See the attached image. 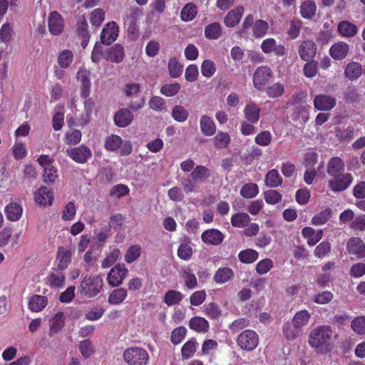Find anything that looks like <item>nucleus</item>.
I'll return each instance as SVG.
<instances>
[{
	"instance_id": "39",
	"label": "nucleus",
	"mask_w": 365,
	"mask_h": 365,
	"mask_svg": "<svg viewBox=\"0 0 365 365\" xmlns=\"http://www.w3.org/2000/svg\"><path fill=\"white\" fill-rule=\"evenodd\" d=\"M222 34V28L217 22L208 24L205 28V36L210 40H217Z\"/></svg>"
},
{
	"instance_id": "56",
	"label": "nucleus",
	"mask_w": 365,
	"mask_h": 365,
	"mask_svg": "<svg viewBox=\"0 0 365 365\" xmlns=\"http://www.w3.org/2000/svg\"><path fill=\"white\" fill-rule=\"evenodd\" d=\"M171 115L177 122L184 123L187 120L189 113L183 106L178 105L173 108Z\"/></svg>"
},
{
	"instance_id": "26",
	"label": "nucleus",
	"mask_w": 365,
	"mask_h": 365,
	"mask_svg": "<svg viewBox=\"0 0 365 365\" xmlns=\"http://www.w3.org/2000/svg\"><path fill=\"white\" fill-rule=\"evenodd\" d=\"M48 304V298L46 296L34 294L29 300V309L31 312H39Z\"/></svg>"
},
{
	"instance_id": "16",
	"label": "nucleus",
	"mask_w": 365,
	"mask_h": 365,
	"mask_svg": "<svg viewBox=\"0 0 365 365\" xmlns=\"http://www.w3.org/2000/svg\"><path fill=\"white\" fill-rule=\"evenodd\" d=\"M261 49L266 54L273 52L277 56H282L286 53L285 47L283 45H277V41L273 38L263 40L261 43Z\"/></svg>"
},
{
	"instance_id": "55",
	"label": "nucleus",
	"mask_w": 365,
	"mask_h": 365,
	"mask_svg": "<svg viewBox=\"0 0 365 365\" xmlns=\"http://www.w3.org/2000/svg\"><path fill=\"white\" fill-rule=\"evenodd\" d=\"M314 231L315 230H302V235L307 239L309 246L315 245L322 237V230H317L316 234Z\"/></svg>"
},
{
	"instance_id": "52",
	"label": "nucleus",
	"mask_w": 365,
	"mask_h": 365,
	"mask_svg": "<svg viewBox=\"0 0 365 365\" xmlns=\"http://www.w3.org/2000/svg\"><path fill=\"white\" fill-rule=\"evenodd\" d=\"M238 258L242 263L250 264L257 259L258 252L252 249H246L240 252Z\"/></svg>"
},
{
	"instance_id": "13",
	"label": "nucleus",
	"mask_w": 365,
	"mask_h": 365,
	"mask_svg": "<svg viewBox=\"0 0 365 365\" xmlns=\"http://www.w3.org/2000/svg\"><path fill=\"white\" fill-rule=\"evenodd\" d=\"M313 104L318 110L328 111L333 109L336 105L334 97L326 94L317 95L314 98Z\"/></svg>"
},
{
	"instance_id": "21",
	"label": "nucleus",
	"mask_w": 365,
	"mask_h": 365,
	"mask_svg": "<svg viewBox=\"0 0 365 365\" xmlns=\"http://www.w3.org/2000/svg\"><path fill=\"white\" fill-rule=\"evenodd\" d=\"M245 9L242 6H238L230 11L224 19V23L227 27H235L237 26L244 14Z\"/></svg>"
},
{
	"instance_id": "7",
	"label": "nucleus",
	"mask_w": 365,
	"mask_h": 365,
	"mask_svg": "<svg viewBox=\"0 0 365 365\" xmlns=\"http://www.w3.org/2000/svg\"><path fill=\"white\" fill-rule=\"evenodd\" d=\"M272 71L271 68L267 66H262L258 67L253 76V85L254 87L261 91L262 88L269 81L272 77Z\"/></svg>"
},
{
	"instance_id": "30",
	"label": "nucleus",
	"mask_w": 365,
	"mask_h": 365,
	"mask_svg": "<svg viewBox=\"0 0 365 365\" xmlns=\"http://www.w3.org/2000/svg\"><path fill=\"white\" fill-rule=\"evenodd\" d=\"M349 49V45L341 41L332 45L329 49V53L334 59L341 60L346 57Z\"/></svg>"
},
{
	"instance_id": "58",
	"label": "nucleus",
	"mask_w": 365,
	"mask_h": 365,
	"mask_svg": "<svg viewBox=\"0 0 365 365\" xmlns=\"http://www.w3.org/2000/svg\"><path fill=\"white\" fill-rule=\"evenodd\" d=\"M181 277L185 282V286L190 289H195L197 286V280L195 275L191 272L190 269H183Z\"/></svg>"
},
{
	"instance_id": "34",
	"label": "nucleus",
	"mask_w": 365,
	"mask_h": 365,
	"mask_svg": "<svg viewBox=\"0 0 365 365\" xmlns=\"http://www.w3.org/2000/svg\"><path fill=\"white\" fill-rule=\"evenodd\" d=\"M317 5L312 0H306L301 4L300 14L306 19H313L317 13Z\"/></svg>"
},
{
	"instance_id": "28",
	"label": "nucleus",
	"mask_w": 365,
	"mask_h": 365,
	"mask_svg": "<svg viewBox=\"0 0 365 365\" xmlns=\"http://www.w3.org/2000/svg\"><path fill=\"white\" fill-rule=\"evenodd\" d=\"M235 276L234 271L228 267H220L215 272L213 279L217 284H222L233 279Z\"/></svg>"
},
{
	"instance_id": "60",
	"label": "nucleus",
	"mask_w": 365,
	"mask_h": 365,
	"mask_svg": "<svg viewBox=\"0 0 365 365\" xmlns=\"http://www.w3.org/2000/svg\"><path fill=\"white\" fill-rule=\"evenodd\" d=\"M141 254V247L138 245H131L127 250L124 259L127 263L135 261Z\"/></svg>"
},
{
	"instance_id": "27",
	"label": "nucleus",
	"mask_w": 365,
	"mask_h": 365,
	"mask_svg": "<svg viewBox=\"0 0 365 365\" xmlns=\"http://www.w3.org/2000/svg\"><path fill=\"white\" fill-rule=\"evenodd\" d=\"M246 120L251 123H257L260 116V108L254 102L247 103L244 109Z\"/></svg>"
},
{
	"instance_id": "46",
	"label": "nucleus",
	"mask_w": 365,
	"mask_h": 365,
	"mask_svg": "<svg viewBox=\"0 0 365 365\" xmlns=\"http://www.w3.org/2000/svg\"><path fill=\"white\" fill-rule=\"evenodd\" d=\"M168 68L170 76L173 78L180 77L183 71V65L175 57L170 58Z\"/></svg>"
},
{
	"instance_id": "54",
	"label": "nucleus",
	"mask_w": 365,
	"mask_h": 365,
	"mask_svg": "<svg viewBox=\"0 0 365 365\" xmlns=\"http://www.w3.org/2000/svg\"><path fill=\"white\" fill-rule=\"evenodd\" d=\"M302 331L296 327L292 322H287L283 326V334L288 340L295 339L301 334Z\"/></svg>"
},
{
	"instance_id": "12",
	"label": "nucleus",
	"mask_w": 365,
	"mask_h": 365,
	"mask_svg": "<svg viewBox=\"0 0 365 365\" xmlns=\"http://www.w3.org/2000/svg\"><path fill=\"white\" fill-rule=\"evenodd\" d=\"M76 77L81 82V96L83 98H87L91 93V71L84 67L80 68Z\"/></svg>"
},
{
	"instance_id": "5",
	"label": "nucleus",
	"mask_w": 365,
	"mask_h": 365,
	"mask_svg": "<svg viewBox=\"0 0 365 365\" xmlns=\"http://www.w3.org/2000/svg\"><path fill=\"white\" fill-rule=\"evenodd\" d=\"M237 344L243 350L253 351L259 344V336L255 331L246 329L238 335Z\"/></svg>"
},
{
	"instance_id": "33",
	"label": "nucleus",
	"mask_w": 365,
	"mask_h": 365,
	"mask_svg": "<svg viewBox=\"0 0 365 365\" xmlns=\"http://www.w3.org/2000/svg\"><path fill=\"white\" fill-rule=\"evenodd\" d=\"M183 298L184 294L181 292L169 289L165 293L163 301L166 305L171 307L179 304Z\"/></svg>"
},
{
	"instance_id": "38",
	"label": "nucleus",
	"mask_w": 365,
	"mask_h": 365,
	"mask_svg": "<svg viewBox=\"0 0 365 365\" xmlns=\"http://www.w3.org/2000/svg\"><path fill=\"white\" fill-rule=\"evenodd\" d=\"M210 170L204 165H197L190 173L192 180L195 182H204L210 178Z\"/></svg>"
},
{
	"instance_id": "6",
	"label": "nucleus",
	"mask_w": 365,
	"mask_h": 365,
	"mask_svg": "<svg viewBox=\"0 0 365 365\" xmlns=\"http://www.w3.org/2000/svg\"><path fill=\"white\" fill-rule=\"evenodd\" d=\"M128 274V270L123 264H118L112 267L107 275L108 284L112 287H117L122 284Z\"/></svg>"
},
{
	"instance_id": "25",
	"label": "nucleus",
	"mask_w": 365,
	"mask_h": 365,
	"mask_svg": "<svg viewBox=\"0 0 365 365\" xmlns=\"http://www.w3.org/2000/svg\"><path fill=\"white\" fill-rule=\"evenodd\" d=\"M189 328L198 333H206L209 331L210 324L208 321L202 317H192L188 324Z\"/></svg>"
},
{
	"instance_id": "3",
	"label": "nucleus",
	"mask_w": 365,
	"mask_h": 365,
	"mask_svg": "<svg viewBox=\"0 0 365 365\" xmlns=\"http://www.w3.org/2000/svg\"><path fill=\"white\" fill-rule=\"evenodd\" d=\"M103 287V279L100 275L85 276L80 285L78 291L80 294L88 298H93L97 296Z\"/></svg>"
},
{
	"instance_id": "9",
	"label": "nucleus",
	"mask_w": 365,
	"mask_h": 365,
	"mask_svg": "<svg viewBox=\"0 0 365 365\" xmlns=\"http://www.w3.org/2000/svg\"><path fill=\"white\" fill-rule=\"evenodd\" d=\"M67 155L76 163L84 164L91 157V149L86 145H81L67 150Z\"/></svg>"
},
{
	"instance_id": "51",
	"label": "nucleus",
	"mask_w": 365,
	"mask_h": 365,
	"mask_svg": "<svg viewBox=\"0 0 365 365\" xmlns=\"http://www.w3.org/2000/svg\"><path fill=\"white\" fill-rule=\"evenodd\" d=\"M332 215V210L329 207H327L322 210L317 215H315L312 219V223L313 225L319 226L324 225L331 218Z\"/></svg>"
},
{
	"instance_id": "53",
	"label": "nucleus",
	"mask_w": 365,
	"mask_h": 365,
	"mask_svg": "<svg viewBox=\"0 0 365 365\" xmlns=\"http://www.w3.org/2000/svg\"><path fill=\"white\" fill-rule=\"evenodd\" d=\"M181 88L179 83H165L160 87V93L166 97H173Z\"/></svg>"
},
{
	"instance_id": "59",
	"label": "nucleus",
	"mask_w": 365,
	"mask_h": 365,
	"mask_svg": "<svg viewBox=\"0 0 365 365\" xmlns=\"http://www.w3.org/2000/svg\"><path fill=\"white\" fill-rule=\"evenodd\" d=\"M79 350L83 358L91 357L95 352L94 346L90 339H85L79 343Z\"/></svg>"
},
{
	"instance_id": "35",
	"label": "nucleus",
	"mask_w": 365,
	"mask_h": 365,
	"mask_svg": "<svg viewBox=\"0 0 365 365\" xmlns=\"http://www.w3.org/2000/svg\"><path fill=\"white\" fill-rule=\"evenodd\" d=\"M127 297L128 291L125 288H116L109 294L108 302L111 305H118L121 304Z\"/></svg>"
},
{
	"instance_id": "43",
	"label": "nucleus",
	"mask_w": 365,
	"mask_h": 365,
	"mask_svg": "<svg viewBox=\"0 0 365 365\" xmlns=\"http://www.w3.org/2000/svg\"><path fill=\"white\" fill-rule=\"evenodd\" d=\"M311 315L307 309H303L297 312L294 314L292 322L296 327H298L301 330L302 327L308 324Z\"/></svg>"
},
{
	"instance_id": "17",
	"label": "nucleus",
	"mask_w": 365,
	"mask_h": 365,
	"mask_svg": "<svg viewBox=\"0 0 365 365\" xmlns=\"http://www.w3.org/2000/svg\"><path fill=\"white\" fill-rule=\"evenodd\" d=\"M258 231L259 230H245V234L249 237L256 236L255 243L257 247H264L269 245L273 232L271 231L258 232Z\"/></svg>"
},
{
	"instance_id": "23",
	"label": "nucleus",
	"mask_w": 365,
	"mask_h": 365,
	"mask_svg": "<svg viewBox=\"0 0 365 365\" xmlns=\"http://www.w3.org/2000/svg\"><path fill=\"white\" fill-rule=\"evenodd\" d=\"M133 119L131 111L127 108L118 110L114 115V123L118 127L125 128L129 125Z\"/></svg>"
},
{
	"instance_id": "48",
	"label": "nucleus",
	"mask_w": 365,
	"mask_h": 365,
	"mask_svg": "<svg viewBox=\"0 0 365 365\" xmlns=\"http://www.w3.org/2000/svg\"><path fill=\"white\" fill-rule=\"evenodd\" d=\"M250 217L245 212H238L233 215L231 217V223L233 227H245L250 223Z\"/></svg>"
},
{
	"instance_id": "29",
	"label": "nucleus",
	"mask_w": 365,
	"mask_h": 365,
	"mask_svg": "<svg viewBox=\"0 0 365 365\" xmlns=\"http://www.w3.org/2000/svg\"><path fill=\"white\" fill-rule=\"evenodd\" d=\"M200 128L205 136H212L216 133V125L213 120L207 115H203L200 119Z\"/></svg>"
},
{
	"instance_id": "50",
	"label": "nucleus",
	"mask_w": 365,
	"mask_h": 365,
	"mask_svg": "<svg viewBox=\"0 0 365 365\" xmlns=\"http://www.w3.org/2000/svg\"><path fill=\"white\" fill-rule=\"evenodd\" d=\"M240 192L244 198L252 199L258 195L259 187L256 183H246L241 187Z\"/></svg>"
},
{
	"instance_id": "40",
	"label": "nucleus",
	"mask_w": 365,
	"mask_h": 365,
	"mask_svg": "<svg viewBox=\"0 0 365 365\" xmlns=\"http://www.w3.org/2000/svg\"><path fill=\"white\" fill-rule=\"evenodd\" d=\"M5 213L8 220L17 221L21 217L22 207L16 202H11L6 206Z\"/></svg>"
},
{
	"instance_id": "8",
	"label": "nucleus",
	"mask_w": 365,
	"mask_h": 365,
	"mask_svg": "<svg viewBox=\"0 0 365 365\" xmlns=\"http://www.w3.org/2000/svg\"><path fill=\"white\" fill-rule=\"evenodd\" d=\"M353 182V176L350 173H342L334 176L328 181V186L334 192H341L346 190Z\"/></svg>"
},
{
	"instance_id": "41",
	"label": "nucleus",
	"mask_w": 365,
	"mask_h": 365,
	"mask_svg": "<svg viewBox=\"0 0 365 365\" xmlns=\"http://www.w3.org/2000/svg\"><path fill=\"white\" fill-rule=\"evenodd\" d=\"M73 59V52L69 49H64L59 53L57 62L60 68H68L72 64Z\"/></svg>"
},
{
	"instance_id": "37",
	"label": "nucleus",
	"mask_w": 365,
	"mask_h": 365,
	"mask_svg": "<svg viewBox=\"0 0 365 365\" xmlns=\"http://www.w3.org/2000/svg\"><path fill=\"white\" fill-rule=\"evenodd\" d=\"M283 179L277 169L269 170L265 175L264 182L269 187H277L282 185Z\"/></svg>"
},
{
	"instance_id": "36",
	"label": "nucleus",
	"mask_w": 365,
	"mask_h": 365,
	"mask_svg": "<svg viewBox=\"0 0 365 365\" xmlns=\"http://www.w3.org/2000/svg\"><path fill=\"white\" fill-rule=\"evenodd\" d=\"M202 312L209 319L215 320L222 316V311L217 303L212 302L203 305Z\"/></svg>"
},
{
	"instance_id": "31",
	"label": "nucleus",
	"mask_w": 365,
	"mask_h": 365,
	"mask_svg": "<svg viewBox=\"0 0 365 365\" xmlns=\"http://www.w3.org/2000/svg\"><path fill=\"white\" fill-rule=\"evenodd\" d=\"M337 30L339 34L344 37H354L358 33V27L354 24L348 21H340Z\"/></svg>"
},
{
	"instance_id": "19",
	"label": "nucleus",
	"mask_w": 365,
	"mask_h": 365,
	"mask_svg": "<svg viewBox=\"0 0 365 365\" xmlns=\"http://www.w3.org/2000/svg\"><path fill=\"white\" fill-rule=\"evenodd\" d=\"M34 200L42 206L51 205L53 201V192L46 187H41L34 192Z\"/></svg>"
},
{
	"instance_id": "63",
	"label": "nucleus",
	"mask_w": 365,
	"mask_h": 365,
	"mask_svg": "<svg viewBox=\"0 0 365 365\" xmlns=\"http://www.w3.org/2000/svg\"><path fill=\"white\" fill-rule=\"evenodd\" d=\"M186 333L185 327L180 326L174 329L170 336L171 342L175 345L180 344L185 339Z\"/></svg>"
},
{
	"instance_id": "10",
	"label": "nucleus",
	"mask_w": 365,
	"mask_h": 365,
	"mask_svg": "<svg viewBox=\"0 0 365 365\" xmlns=\"http://www.w3.org/2000/svg\"><path fill=\"white\" fill-rule=\"evenodd\" d=\"M49 32L53 36H58L64 29V20L61 14L56 11H51L48 18Z\"/></svg>"
},
{
	"instance_id": "44",
	"label": "nucleus",
	"mask_w": 365,
	"mask_h": 365,
	"mask_svg": "<svg viewBox=\"0 0 365 365\" xmlns=\"http://www.w3.org/2000/svg\"><path fill=\"white\" fill-rule=\"evenodd\" d=\"M213 145L217 149L227 148L230 143L231 138L227 133L218 131L212 139Z\"/></svg>"
},
{
	"instance_id": "47",
	"label": "nucleus",
	"mask_w": 365,
	"mask_h": 365,
	"mask_svg": "<svg viewBox=\"0 0 365 365\" xmlns=\"http://www.w3.org/2000/svg\"><path fill=\"white\" fill-rule=\"evenodd\" d=\"M197 6L192 3L186 4L180 11V18L183 21H190L194 19L197 15Z\"/></svg>"
},
{
	"instance_id": "14",
	"label": "nucleus",
	"mask_w": 365,
	"mask_h": 365,
	"mask_svg": "<svg viewBox=\"0 0 365 365\" xmlns=\"http://www.w3.org/2000/svg\"><path fill=\"white\" fill-rule=\"evenodd\" d=\"M46 284L51 288L61 289L64 287L66 276L63 270L53 268L45 279Z\"/></svg>"
},
{
	"instance_id": "4",
	"label": "nucleus",
	"mask_w": 365,
	"mask_h": 365,
	"mask_svg": "<svg viewBox=\"0 0 365 365\" xmlns=\"http://www.w3.org/2000/svg\"><path fill=\"white\" fill-rule=\"evenodd\" d=\"M123 357L128 365H147L149 360L148 351L137 346L127 348L123 351Z\"/></svg>"
},
{
	"instance_id": "15",
	"label": "nucleus",
	"mask_w": 365,
	"mask_h": 365,
	"mask_svg": "<svg viewBox=\"0 0 365 365\" xmlns=\"http://www.w3.org/2000/svg\"><path fill=\"white\" fill-rule=\"evenodd\" d=\"M298 52L302 61H309L316 56L317 45L312 40L304 41L300 43Z\"/></svg>"
},
{
	"instance_id": "57",
	"label": "nucleus",
	"mask_w": 365,
	"mask_h": 365,
	"mask_svg": "<svg viewBox=\"0 0 365 365\" xmlns=\"http://www.w3.org/2000/svg\"><path fill=\"white\" fill-rule=\"evenodd\" d=\"M122 143V139L119 135L113 134L106 139L105 148L109 151H115L120 148Z\"/></svg>"
},
{
	"instance_id": "45",
	"label": "nucleus",
	"mask_w": 365,
	"mask_h": 365,
	"mask_svg": "<svg viewBox=\"0 0 365 365\" xmlns=\"http://www.w3.org/2000/svg\"><path fill=\"white\" fill-rule=\"evenodd\" d=\"M65 323V316L61 312H57L50 320V332L51 334H56L59 331Z\"/></svg>"
},
{
	"instance_id": "32",
	"label": "nucleus",
	"mask_w": 365,
	"mask_h": 365,
	"mask_svg": "<svg viewBox=\"0 0 365 365\" xmlns=\"http://www.w3.org/2000/svg\"><path fill=\"white\" fill-rule=\"evenodd\" d=\"M202 240L208 244L219 245L223 240V235L219 230H205L202 234Z\"/></svg>"
},
{
	"instance_id": "62",
	"label": "nucleus",
	"mask_w": 365,
	"mask_h": 365,
	"mask_svg": "<svg viewBox=\"0 0 365 365\" xmlns=\"http://www.w3.org/2000/svg\"><path fill=\"white\" fill-rule=\"evenodd\" d=\"M303 73L309 78L315 77L318 74V63L313 59L307 61L303 68Z\"/></svg>"
},
{
	"instance_id": "61",
	"label": "nucleus",
	"mask_w": 365,
	"mask_h": 365,
	"mask_svg": "<svg viewBox=\"0 0 365 365\" xmlns=\"http://www.w3.org/2000/svg\"><path fill=\"white\" fill-rule=\"evenodd\" d=\"M284 93V86L282 83H275L266 88L267 95L272 98L282 96Z\"/></svg>"
},
{
	"instance_id": "11",
	"label": "nucleus",
	"mask_w": 365,
	"mask_h": 365,
	"mask_svg": "<svg viewBox=\"0 0 365 365\" xmlns=\"http://www.w3.org/2000/svg\"><path fill=\"white\" fill-rule=\"evenodd\" d=\"M119 32V28L115 21L108 22L103 27L101 33V41L105 45H110L114 42Z\"/></svg>"
},
{
	"instance_id": "24",
	"label": "nucleus",
	"mask_w": 365,
	"mask_h": 365,
	"mask_svg": "<svg viewBox=\"0 0 365 365\" xmlns=\"http://www.w3.org/2000/svg\"><path fill=\"white\" fill-rule=\"evenodd\" d=\"M344 171V163L339 157H332L327 164V173L334 177L341 175Z\"/></svg>"
},
{
	"instance_id": "22",
	"label": "nucleus",
	"mask_w": 365,
	"mask_h": 365,
	"mask_svg": "<svg viewBox=\"0 0 365 365\" xmlns=\"http://www.w3.org/2000/svg\"><path fill=\"white\" fill-rule=\"evenodd\" d=\"M124 58V48L119 43L111 46L106 52V59L112 63H119L123 61Z\"/></svg>"
},
{
	"instance_id": "1",
	"label": "nucleus",
	"mask_w": 365,
	"mask_h": 365,
	"mask_svg": "<svg viewBox=\"0 0 365 365\" xmlns=\"http://www.w3.org/2000/svg\"><path fill=\"white\" fill-rule=\"evenodd\" d=\"M333 331L331 327L321 325L313 329L309 335V344L320 354H327L333 349L331 339Z\"/></svg>"
},
{
	"instance_id": "20",
	"label": "nucleus",
	"mask_w": 365,
	"mask_h": 365,
	"mask_svg": "<svg viewBox=\"0 0 365 365\" xmlns=\"http://www.w3.org/2000/svg\"><path fill=\"white\" fill-rule=\"evenodd\" d=\"M346 250L349 254L355 255L358 258L365 257V245L358 237H352L348 241Z\"/></svg>"
},
{
	"instance_id": "64",
	"label": "nucleus",
	"mask_w": 365,
	"mask_h": 365,
	"mask_svg": "<svg viewBox=\"0 0 365 365\" xmlns=\"http://www.w3.org/2000/svg\"><path fill=\"white\" fill-rule=\"evenodd\" d=\"M351 329L358 334H365V317L361 316L355 318L351 324Z\"/></svg>"
},
{
	"instance_id": "49",
	"label": "nucleus",
	"mask_w": 365,
	"mask_h": 365,
	"mask_svg": "<svg viewBox=\"0 0 365 365\" xmlns=\"http://www.w3.org/2000/svg\"><path fill=\"white\" fill-rule=\"evenodd\" d=\"M197 341L195 339L187 341L181 349L182 357L184 359L192 358L197 349Z\"/></svg>"
},
{
	"instance_id": "2",
	"label": "nucleus",
	"mask_w": 365,
	"mask_h": 365,
	"mask_svg": "<svg viewBox=\"0 0 365 365\" xmlns=\"http://www.w3.org/2000/svg\"><path fill=\"white\" fill-rule=\"evenodd\" d=\"M251 27L252 36L255 38H262L268 33L269 29V24L263 19H255L254 14H248L243 20L240 34L243 36L246 31Z\"/></svg>"
},
{
	"instance_id": "42",
	"label": "nucleus",
	"mask_w": 365,
	"mask_h": 365,
	"mask_svg": "<svg viewBox=\"0 0 365 365\" xmlns=\"http://www.w3.org/2000/svg\"><path fill=\"white\" fill-rule=\"evenodd\" d=\"M362 73V67L359 63H349L345 68L344 74L350 80L357 79Z\"/></svg>"
},
{
	"instance_id": "18",
	"label": "nucleus",
	"mask_w": 365,
	"mask_h": 365,
	"mask_svg": "<svg viewBox=\"0 0 365 365\" xmlns=\"http://www.w3.org/2000/svg\"><path fill=\"white\" fill-rule=\"evenodd\" d=\"M72 252L71 249L65 247H60L56 254L57 269L65 270L71 262Z\"/></svg>"
}]
</instances>
